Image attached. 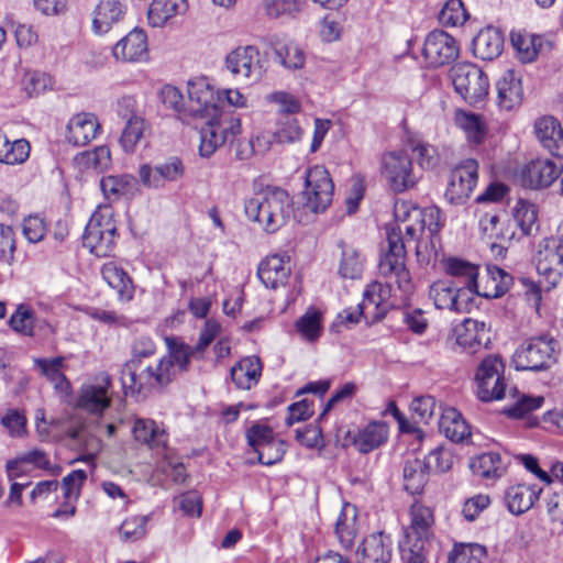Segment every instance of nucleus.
I'll return each instance as SVG.
<instances>
[{
	"label": "nucleus",
	"mask_w": 563,
	"mask_h": 563,
	"mask_svg": "<svg viewBox=\"0 0 563 563\" xmlns=\"http://www.w3.org/2000/svg\"><path fill=\"white\" fill-rule=\"evenodd\" d=\"M292 200L279 187H266L244 202L245 216L260 223L267 233H275L284 227L291 213Z\"/></svg>",
	"instance_id": "f257e3e1"
},
{
	"label": "nucleus",
	"mask_w": 563,
	"mask_h": 563,
	"mask_svg": "<svg viewBox=\"0 0 563 563\" xmlns=\"http://www.w3.org/2000/svg\"><path fill=\"white\" fill-rule=\"evenodd\" d=\"M536 268L541 277L539 285L527 278H521V284L526 287V294L530 295L534 301L541 299V288L551 290L561 279L563 271V238L550 236L543 239L534 256Z\"/></svg>",
	"instance_id": "f03ea898"
},
{
	"label": "nucleus",
	"mask_w": 563,
	"mask_h": 563,
	"mask_svg": "<svg viewBox=\"0 0 563 563\" xmlns=\"http://www.w3.org/2000/svg\"><path fill=\"white\" fill-rule=\"evenodd\" d=\"M175 374L168 360L147 365L142 360H130L123 365L120 379L125 394L146 396L155 388L167 386Z\"/></svg>",
	"instance_id": "7ed1b4c3"
},
{
	"label": "nucleus",
	"mask_w": 563,
	"mask_h": 563,
	"mask_svg": "<svg viewBox=\"0 0 563 563\" xmlns=\"http://www.w3.org/2000/svg\"><path fill=\"white\" fill-rule=\"evenodd\" d=\"M411 523L399 542V550L404 563H426V543L430 529L434 522L431 508L415 503L410 509Z\"/></svg>",
	"instance_id": "20e7f679"
},
{
	"label": "nucleus",
	"mask_w": 563,
	"mask_h": 563,
	"mask_svg": "<svg viewBox=\"0 0 563 563\" xmlns=\"http://www.w3.org/2000/svg\"><path fill=\"white\" fill-rule=\"evenodd\" d=\"M559 353V342L549 334H541L526 340L512 356L517 371L540 372L550 368Z\"/></svg>",
	"instance_id": "39448f33"
},
{
	"label": "nucleus",
	"mask_w": 563,
	"mask_h": 563,
	"mask_svg": "<svg viewBox=\"0 0 563 563\" xmlns=\"http://www.w3.org/2000/svg\"><path fill=\"white\" fill-rule=\"evenodd\" d=\"M388 251L380 258L378 268L382 276L395 278V282L404 294H410L413 284L409 271L406 267V246L401 236V228L387 229Z\"/></svg>",
	"instance_id": "423d86ee"
},
{
	"label": "nucleus",
	"mask_w": 563,
	"mask_h": 563,
	"mask_svg": "<svg viewBox=\"0 0 563 563\" xmlns=\"http://www.w3.org/2000/svg\"><path fill=\"white\" fill-rule=\"evenodd\" d=\"M117 236V224L110 209L99 208L86 225L82 244L96 256L106 257L113 251Z\"/></svg>",
	"instance_id": "0eeeda50"
},
{
	"label": "nucleus",
	"mask_w": 563,
	"mask_h": 563,
	"mask_svg": "<svg viewBox=\"0 0 563 563\" xmlns=\"http://www.w3.org/2000/svg\"><path fill=\"white\" fill-rule=\"evenodd\" d=\"M208 118L200 131L199 154L202 157H210L221 145L233 143L241 133V120L233 113L219 112Z\"/></svg>",
	"instance_id": "6e6552de"
},
{
	"label": "nucleus",
	"mask_w": 563,
	"mask_h": 563,
	"mask_svg": "<svg viewBox=\"0 0 563 563\" xmlns=\"http://www.w3.org/2000/svg\"><path fill=\"white\" fill-rule=\"evenodd\" d=\"M450 76L455 91L470 104H477L488 95L489 81L485 73L472 63L455 64Z\"/></svg>",
	"instance_id": "1a4fd4ad"
},
{
	"label": "nucleus",
	"mask_w": 563,
	"mask_h": 563,
	"mask_svg": "<svg viewBox=\"0 0 563 563\" xmlns=\"http://www.w3.org/2000/svg\"><path fill=\"white\" fill-rule=\"evenodd\" d=\"M429 298L439 310H449L456 313H470L477 308V299L467 287L460 288L459 284L450 279H440L431 284Z\"/></svg>",
	"instance_id": "9d476101"
},
{
	"label": "nucleus",
	"mask_w": 563,
	"mask_h": 563,
	"mask_svg": "<svg viewBox=\"0 0 563 563\" xmlns=\"http://www.w3.org/2000/svg\"><path fill=\"white\" fill-rule=\"evenodd\" d=\"M505 364L498 355L485 357L475 374L477 397L484 402L500 400L505 397Z\"/></svg>",
	"instance_id": "9b49d317"
},
{
	"label": "nucleus",
	"mask_w": 563,
	"mask_h": 563,
	"mask_svg": "<svg viewBox=\"0 0 563 563\" xmlns=\"http://www.w3.org/2000/svg\"><path fill=\"white\" fill-rule=\"evenodd\" d=\"M382 175L396 194L413 188L420 178L413 169L412 158L401 151L388 152L382 156Z\"/></svg>",
	"instance_id": "f8f14e48"
},
{
	"label": "nucleus",
	"mask_w": 563,
	"mask_h": 563,
	"mask_svg": "<svg viewBox=\"0 0 563 563\" xmlns=\"http://www.w3.org/2000/svg\"><path fill=\"white\" fill-rule=\"evenodd\" d=\"M333 190V181L323 166L316 165L306 172L303 195L312 212H323L331 205Z\"/></svg>",
	"instance_id": "ddd939ff"
},
{
	"label": "nucleus",
	"mask_w": 563,
	"mask_h": 563,
	"mask_svg": "<svg viewBox=\"0 0 563 563\" xmlns=\"http://www.w3.org/2000/svg\"><path fill=\"white\" fill-rule=\"evenodd\" d=\"M478 164L473 158L460 162L450 174L445 199L452 205H463L477 184Z\"/></svg>",
	"instance_id": "4468645a"
},
{
	"label": "nucleus",
	"mask_w": 563,
	"mask_h": 563,
	"mask_svg": "<svg viewBox=\"0 0 563 563\" xmlns=\"http://www.w3.org/2000/svg\"><path fill=\"white\" fill-rule=\"evenodd\" d=\"M225 67L234 77L247 84L258 81L264 74L260 51L252 45L231 51L225 57Z\"/></svg>",
	"instance_id": "2eb2a0df"
},
{
	"label": "nucleus",
	"mask_w": 563,
	"mask_h": 563,
	"mask_svg": "<svg viewBox=\"0 0 563 563\" xmlns=\"http://www.w3.org/2000/svg\"><path fill=\"white\" fill-rule=\"evenodd\" d=\"M459 45L453 36L442 30L428 34L423 45V56L433 67L454 62L459 56Z\"/></svg>",
	"instance_id": "dca6fc26"
},
{
	"label": "nucleus",
	"mask_w": 563,
	"mask_h": 563,
	"mask_svg": "<svg viewBox=\"0 0 563 563\" xmlns=\"http://www.w3.org/2000/svg\"><path fill=\"white\" fill-rule=\"evenodd\" d=\"M184 174V163L177 156L169 157L155 166L142 165L139 170L142 185L153 189H161L166 183L178 181Z\"/></svg>",
	"instance_id": "f3484780"
},
{
	"label": "nucleus",
	"mask_w": 563,
	"mask_h": 563,
	"mask_svg": "<svg viewBox=\"0 0 563 563\" xmlns=\"http://www.w3.org/2000/svg\"><path fill=\"white\" fill-rule=\"evenodd\" d=\"M188 113L192 117L207 118L218 114L220 97L206 78L188 81Z\"/></svg>",
	"instance_id": "a211bd4d"
},
{
	"label": "nucleus",
	"mask_w": 563,
	"mask_h": 563,
	"mask_svg": "<svg viewBox=\"0 0 563 563\" xmlns=\"http://www.w3.org/2000/svg\"><path fill=\"white\" fill-rule=\"evenodd\" d=\"M391 295V287L389 284H382L374 282L367 285L364 290L363 300L358 303V314H364L366 322L380 320L384 318L386 308L385 302Z\"/></svg>",
	"instance_id": "6ab92c4d"
},
{
	"label": "nucleus",
	"mask_w": 563,
	"mask_h": 563,
	"mask_svg": "<svg viewBox=\"0 0 563 563\" xmlns=\"http://www.w3.org/2000/svg\"><path fill=\"white\" fill-rule=\"evenodd\" d=\"M562 173L561 166L551 159L531 161L521 170L522 185L532 189L549 187Z\"/></svg>",
	"instance_id": "aec40b11"
},
{
	"label": "nucleus",
	"mask_w": 563,
	"mask_h": 563,
	"mask_svg": "<svg viewBox=\"0 0 563 563\" xmlns=\"http://www.w3.org/2000/svg\"><path fill=\"white\" fill-rule=\"evenodd\" d=\"M534 134L541 146L551 155L563 157V128L552 115H543L534 121Z\"/></svg>",
	"instance_id": "412c9836"
},
{
	"label": "nucleus",
	"mask_w": 563,
	"mask_h": 563,
	"mask_svg": "<svg viewBox=\"0 0 563 563\" xmlns=\"http://www.w3.org/2000/svg\"><path fill=\"white\" fill-rule=\"evenodd\" d=\"M360 563H389L393 542L388 534L379 531L367 536L357 549Z\"/></svg>",
	"instance_id": "4be33fe9"
},
{
	"label": "nucleus",
	"mask_w": 563,
	"mask_h": 563,
	"mask_svg": "<svg viewBox=\"0 0 563 563\" xmlns=\"http://www.w3.org/2000/svg\"><path fill=\"white\" fill-rule=\"evenodd\" d=\"M455 334L457 345L470 354L476 353L489 342L485 322L474 319H465L456 327Z\"/></svg>",
	"instance_id": "5701e85b"
},
{
	"label": "nucleus",
	"mask_w": 563,
	"mask_h": 563,
	"mask_svg": "<svg viewBox=\"0 0 563 563\" xmlns=\"http://www.w3.org/2000/svg\"><path fill=\"white\" fill-rule=\"evenodd\" d=\"M443 269L445 274L459 284L460 288L467 287L474 292L477 299L478 295V266L459 257H449L443 261Z\"/></svg>",
	"instance_id": "b1692460"
},
{
	"label": "nucleus",
	"mask_w": 563,
	"mask_h": 563,
	"mask_svg": "<svg viewBox=\"0 0 563 563\" xmlns=\"http://www.w3.org/2000/svg\"><path fill=\"white\" fill-rule=\"evenodd\" d=\"M147 54V36L145 32L140 29L131 31L113 47L114 57L124 62L144 60Z\"/></svg>",
	"instance_id": "393cba45"
},
{
	"label": "nucleus",
	"mask_w": 563,
	"mask_h": 563,
	"mask_svg": "<svg viewBox=\"0 0 563 563\" xmlns=\"http://www.w3.org/2000/svg\"><path fill=\"white\" fill-rule=\"evenodd\" d=\"M99 123L91 113H78L67 124L66 139L75 146H85L97 135Z\"/></svg>",
	"instance_id": "a878e982"
},
{
	"label": "nucleus",
	"mask_w": 563,
	"mask_h": 563,
	"mask_svg": "<svg viewBox=\"0 0 563 563\" xmlns=\"http://www.w3.org/2000/svg\"><path fill=\"white\" fill-rule=\"evenodd\" d=\"M440 214V210L437 207L426 209L412 207L408 209L405 203L395 206V217L397 220L401 222L410 220L419 222L422 230L424 231L427 229L431 235L435 234L442 227Z\"/></svg>",
	"instance_id": "bb28decb"
},
{
	"label": "nucleus",
	"mask_w": 563,
	"mask_h": 563,
	"mask_svg": "<svg viewBox=\"0 0 563 563\" xmlns=\"http://www.w3.org/2000/svg\"><path fill=\"white\" fill-rule=\"evenodd\" d=\"M503 49L504 34L496 27L487 26L481 30L473 40V53L483 60L497 58Z\"/></svg>",
	"instance_id": "cd10ccee"
},
{
	"label": "nucleus",
	"mask_w": 563,
	"mask_h": 563,
	"mask_svg": "<svg viewBox=\"0 0 563 563\" xmlns=\"http://www.w3.org/2000/svg\"><path fill=\"white\" fill-rule=\"evenodd\" d=\"M541 489L537 486L517 484L510 486L505 493L507 509L516 516L527 512L538 500Z\"/></svg>",
	"instance_id": "c85d7f7f"
},
{
	"label": "nucleus",
	"mask_w": 563,
	"mask_h": 563,
	"mask_svg": "<svg viewBox=\"0 0 563 563\" xmlns=\"http://www.w3.org/2000/svg\"><path fill=\"white\" fill-rule=\"evenodd\" d=\"M388 439V426L382 421H373L360 429L353 438V444L362 454H367Z\"/></svg>",
	"instance_id": "c756f323"
},
{
	"label": "nucleus",
	"mask_w": 563,
	"mask_h": 563,
	"mask_svg": "<svg viewBox=\"0 0 563 563\" xmlns=\"http://www.w3.org/2000/svg\"><path fill=\"white\" fill-rule=\"evenodd\" d=\"M510 41L519 59L523 63H531L544 49H550V44L541 36L526 32H511Z\"/></svg>",
	"instance_id": "7c9ffc66"
},
{
	"label": "nucleus",
	"mask_w": 563,
	"mask_h": 563,
	"mask_svg": "<svg viewBox=\"0 0 563 563\" xmlns=\"http://www.w3.org/2000/svg\"><path fill=\"white\" fill-rule=\"evenodd\" d=\"M290 274V267L279 255H273L262 261L257 276L267 287L275 289L279 285H284Z\"/></svg>",
	"instance_id": "2f4dec72"
},
{
	"label": "nucleus",
	"mask_w": 563,
	"mask_h": 563,
	"mask_svg": "<svg viewBox=\"0 0 563 563\" xmlns=\"http://www.w3.org/2000/svg\"><path fill=\"white\" fill-rule=\"evenodd\" d=\"M497 104L504 110H511L522 100L521 80L512 70H508L496 84Z\"/></svg>",
	"instance_id": "473e14b6"
},
{
	"label": "nucleus",
	"mask_w": 563,
	"mask_h": 563,
	"mask_svg": "<svg viewBox=\"0 0 563 563\" xmlns=\"http://www.w3.org/2000/svg\"><path fill=\"white\" fill-rule=\"evenodd\" d=\"M101 275L107 284L117 290L119 300L130 301L133 298L134 285L128 273L113 262L102 265Z\"/></svg>",
	"instance_id": "72a5a7b5"
},
{
	"label": "nucleus",
	"mask_w": 563,
	"mask_h": 563,
	"mask_svg": "<svg viewBox=\"0 0 563 563\" xmlns=\"http://www.w3.org/2000/svg\"><path fill=\"white\" fill-rule=\"evenodd\" d=\"M262 374V364L257 356L242 358L231 368V379L239 389H251Z\"/></svg>",
	"instance_id": "f704fd0d"
},
{
	"label": "nucleus",
	"mask_w": 563,
	"mask_h": 563,
	"mask_svg": "<svg viewBox=\"0 0 563 563\" xmlns=\"http://www.w3.org/2000/svg\"><path fill=\"white\" fill-rule=\"evenodd\" d=\"M136 185V179L128 174L108 175L100 179V189L109 201H118L123 197L133 196Z\"/></svg>",
	"instance_id": "c9c22d12"
},
{
	"label": "nucleus",
	"mask_w": 563,
	"mask_h": 563,
	"mask_svg": "<svg viewBox=\"0 0 563 563\" xmlns=\"http://www.w3.org/2000/svg\"><path fill=\"white\" fill-rule=\"evenodd\" d=\"M124 15V5L119 0H100L92 20L96 33H107L112 24L118 23Z\"/></svg>",
	"instance_id": "e433bc0d"
},
{
	"label": "nucleus",
	"mask_w": 563,
	"mask_h": 563,
	"mask_svg": "<svg viewBox=\"0 0 563 563\" xmlns=\"http://www.w3.org/2000/svg\"><path fill=\"white\" fill-rule=\"evenodd\" d=\"M186 10V0H153L147 10L148 24L153 27H162L172 18Z\"/></svg>",
	"instance_id": "4c0bfd02"
},
{
	"label": "nucleus",
	"mask_w": 563,
	"mask_h": 563,
	"mask_svg": "<svg viewBox=\"0 0 563 563\" xmlns=\"http://www.w3.org/2000/svg\"><path fill=\"white\" fill-rule=\"evenodd\" d=\"M514 283V278L506 271L495 265H488L483 290L478 288L477 297L498 298L505 295Z\"/></svg>",
	"instance_id": "58836bf2"
},
{
	"label": "nucleus",
	"mask_w": 563,
	"mask_h": 563,
	"mask_svg": "<svg viewBox=\"0 0 563 563\" xmlns=\"http://www.w3.org/2000/svg\"><path fill=\"white\" fill-rule=\"evenodd\" d=\"M108 386L87 385L80 389L77 407L90 413H100L110 406Z\"/></svg>",
	"instance_id": "ea45409f"
},
{
	"label": "nucleus",
	"mask_w": 563,
	"mask_h": 563,
	"mask_svg": "<svg viewBox=\"0 0 563 563\" xmlns=\"http://www.w3.org/2000/svg\"><path fill=\"white\" fill-rule=\"evenodd\" d=\"M439 428L452 442H463L471 437L470 426L455 409H449L441 416Z\"/></svg>",
	"instance_id": "a19ab883"
},
{
	"label": "nucleus",
	"mask_w": 563,
	"mask_h": 563,
	"mask_svg": "<svg viewBox=\"0 0 563 563\" xmlns=\"http://www.w3.org/2000/svg\"><path fill=\"white\" fill-rule=\"evenodd\" d=\"M428 468L424 461L417 457L407 459L404 463V487L411 495L420 494L428 481Z\"/></svg>",
	"instance_id": "79ce46f5"
},
{
	"label": "nucleus",
	"mask_w": 563,
	"mask_h": 563,
	"mask_svg": "<svg viewBox=\"0 0 563 563\" xmlns=\"http://www.w3.org/2000/svg\"><path fill=\"white\" fill-rule=\"evenodd\" d=\"M473 473L482 478L493 479L500 477L506 471V463L497 452H487L477 456L472 463Z\"/></svg>",
	"instance_id": "37998d69"
},
{
	"label": "nucleus",
	"mask_w": 563,
	"mask_h": 563,
	"mask_svg": "<svg viewBox=\"0 0 563 563\" xmlns=\"http://www.w3.org/2000/svg\"><path fill=\"white\" fill-rule=\"evenodd\" d=\"M341 260L339 274L342 278L357 279L362 276L364 268V257L355 247L340 242Z\"/></svg>",
	"instance_id": "c03bdc74"
},
{
	"label": "nucleus",
	"mask_w": 563,
	"mask_h": 563,
	"mask_svg": "<svg viewBox=\"0 0 563 563\" xmlns=\"http://www.w3.org/2000/svg\"><path fill=\"white\" fill-rule=\"evenodd\" d=\"M133 434L136 441L146 443L151 448H164L167 443L166 432L150 419H136Z\"/></svg>",
	"instance_id": "a18cd8bd"
},
{
	"label": "nucleus",
	"mask_w": 563,
	"mask_h": 563,
	"mask_svg": "<svg viewBox=\"0 0 563 563\" xmlns=\"http://www.w3.org/2000/svg\"><path fill=\"white\" fill-rule=\"evenodd\" d=\"M356 509L351 505H345L336 520L335 533L345 548H350L356 537Z\"/></svg>",
	"instance_id": "49530a36"
},
{
	"label": "nucleus",
	"mask_w": 563,
	"mask_h": 563,
	"mask_svg": "<svg viewBox=\"0 0 563 563\" xmlns=\"http://www.w3.org/2000/svg\"><path fill=\"white\" fill-rule=\"evenodd\" d=\"M455 123L466 133L470 141L481 143L484 140L486 131L482 115L457 110L455 113Z\"/></svg>",
	"instance_id": "de8ad7c7"
},
{
	"label": "nucleus",
	"mask_w": 563,
	"mask_h": 563,
	"mask_svg": "<svg viewBox=\"0 0 563 563\" xmlns=\"http://www.w3.org/2000/svg\"><path fill=\"white\" fill-rule=\"evenodd\" d=\"M514 221L522 234H534L539 230L537 207L528 201L519 200L515 207Z\"/></svg>",
	"instance_id": "09e8293b"
},
{
	"label": "nucleus",
	"mask_w": 563,
	"mask_h": 563,
	"mask_svg": "<svg viewBox=\"0 0 563 563\" xmlns=\"http://www.w3.org/2000/svg\"><path fill=\"white\" fill-rule=\"evenodd\" d=\"M512 391L517 395L516 400L512 405L504 409V413L509 418H523L530 412L539 409L544 402V398L542 396L520 394L516 388H514Z\"/></svg>",
	"instance_id": "8fccbe9b"
},
{
	"label": "nucleus",
	"mask_w": 563,
	"mask_h": 563,
	"mask_svg": "<svg viewBox=\"0 0 563 563\" xmlns=\"http://www.w3.org/2000/svg\"><path fill=\"white\" fill-rule=\"evenodd\" d=\"M77 164L82 168H92L103 172L111 165V153L108 146H98L93 151H86L76 156Z\"/></svg>",
	"instance_id": "3c124183"
},
{
	"label": "nucleus",
	"mask_w": 563,
	"mask_h": 563,
	"mask_svg": "<svg viewBox=\"0 0 563 563\" xmlns=\"http://www.w3.org/2000/svg\"><path fill=\"white\" fill-rule=\"evenodd\" d=\"M53 80L46 73L40 70H25L21 79V87L27 97H37L51 89Z\"/></svg>",
	"instance_id": "603ef678"
},
{
	"label": "nucleus",
	"mask_w": 563,
	"mask_h": 563,
	"mask_svg": "<svg viewBox=\"0 0 563 563\" xmlns=\"http://www.w3.org/2000/svg\"><path fill=\"white\" fill-rule=\"evenodd\" d=\"M145 129V122L142 118L131 117L121 134L120 143L124 152L132 153L136 144L142 139Z\"/></svg>",
	"instance_id": "864d4df0"
},
{
	"label": "nucleus",
	"mask_w": 563,
	"mask_h": 563,
	"mask_svg": "<svg viewBox=\"0 0 563 563\" xmlns=\"http://www.w3.org/2000/svg\"><path fill=\"white\" fill-rule=\"evenodd\" d=\"M439 22L444 26L463 25L468 19L461 0H448L439 13Z\"/></svg>",
	"instance_id": "5fc2aeb1"
},
{
	"label": "nucleus",
	"mask_w": 563,
	"mask_h": 563,
	"mask_svg": "<svg viewBox=\"0 0 563 563\" xmlns=\"http://www.w3.org/2000/svg\"><path fill=\"white\" fill-rule=\"evenodd\" d=\"M486 554L481 544H455L449 554V563H481Z\"/></svg>",
	"instance_id": "6e6d98bb"
},
{
	"label": "nucleus",
	"mask_w": 563,
	"mask_h": 563,
	"mask_svg": "<svg viewBox=\"0 0 563 563\" xmlns=\"http://www.w3.org/2000/svg\"><path fill=\"white\" fill-rule=\"evenodd\" d=\"M303 130L295 118L284 117L278 121L277 130L274 133V139L277 143H295L301 140Z\"/></svg>",
	"instance_id": "4d7b16f0"
},
{
	"label": "nucleus",
	"mask_w": 563,
	"mask_h": 563,
	"mask_svg": "<svg viewBox=\"0 0 563 563\" xmlns=\"http://www.w3.org/2000/svg\"><path fill=\"white\" fill-rule=\"evenodd\" d=\"M275 55L278 62L287 69H300L305 65V53L297 44H285L275 49Z\"/></svg>",
	"instance_id": "13d9d810"
},
{
	"label": "nucleus",
	"mask_w": 563,
	"mask_h": 563,
	"mask_svg": "<svg viewBox=\"0 0 563 563\" xmlns=\"http://www.w3.org/2000/svg\"><path fill=\"white\" fill-rule=\"evenodd\" d=\"M303 7V0H263V9L269 18L292 16Z\"/></svg>",
	"instance_id": "bf43d9fd"
},
{
	"label": "nucleus",
	"mask_w": 563,
	"mask_h": 563,
	"mask_svg": "<svg viewBox=\"0 0 563 563\" xmlns=\"http://www.w3.org/2000/svg\"><path fill=\"white\" fill-rule=\"evenodd\" d=\"M169 355L167 357H163L162 360H168L172 363V371L175 372V366H177L180 371H187L190 357L198 352L195 350V346L191 347L181 342H177L176 340L168 341Z\"/></svg>",
	"instance_id": "052dcab7"
},
{
	"label": "nucleus",
	"mask_w": 563,
	"mask_h": 563,
	"mask_svg": "<svg viewBox=\"0 0 563 563\" xmlns=\"http://www.w3.org/2000/svg\"><path fill=\"white\" fill-rule=\"evenodd\" d=\"M30 151V143L24 139L15 140L13 142L8 141L7 146L1 154L0 163L8 165L22 164L27 159Z\"/></svg>",
	"instance_id": "680f3d73"
},
{
	"label": "nucleus",
	"mask_w": 563,
	"mask_h": 563,
	"mask_svg": "<svg viewBox=\"0 0 563 563\" xmlns=\"http://www.w3.org/2000/svg\"><path fill=\"white\" fill-rule=\"evenodd\" d=\"M297 331L308 341H314L321 333V313L317 310H308L296 322Z\"/></svg>",
	"instance_id": "e2e57ef3"
},
{
	"label": "nucleus",
	"mask_w": 563,
	"mask_h": 563,
	"mask_svg": "<svg viewBox=\"0 0 563 563\" xmlns=\"http://www.w3.org/2000/svg\"><path fill=\"white\" fill-rule=\"evenodd\" d=\"M35 314L26 305L18 306L15 312L10 317V327L24 335H33Z\"/></svg>",
	"instance_id": "0e129e2a"
},
{
	"label": "nucleus",
	"mask_w": 563,
	"mask_h": 563,
	"mask_svg": "<svg viewBox=\"0 0 563 563\" xmlns=\"http://www.w3.org/2000/svg\"><path fill=\"white\" fill-rule=\"evenodd\" d=\"M411 151L416 155L417 163L422 169H434L439 166L441 158L434 145L418 142L411 146Z\"/></svg>",
	"instance_id": "69168bd1"
},
{
	"label": "nucleus",
	"mask_w": 563,
	"mask_h": 563,
	"mask_svg": "<svg viewBox=\"0 0 563 563\" xmlns=\"http://www.w3.org/2000/svg\"><path fill=\"white\" fill-rule=\"evenodd\" d=\"M147 516L126 518L120 527V536L124 541H137L146 533Z\"/></svg>",
	"instance_id": "338daca9"
},
{
	"label": "nucleus",
	"mask_w": 563,
	"mask_h": 563,
	"mask_svg": "<svg viewBox=\"0 0 563 563\" xmlns=\"http://www.w3.org/2000/svg\"><path fill=\"white\" fill-rule=\"evenodd\" d=\"M255 452L261 464L274 465L283 460L286 452V443L275 438Z\"/></svg>",
	"instance_id": "774afa93"
}]
</instances>
